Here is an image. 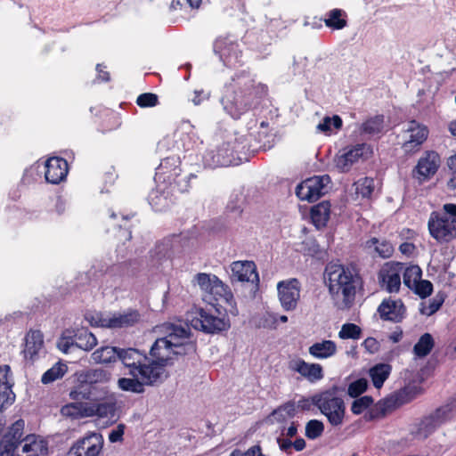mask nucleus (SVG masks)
Wrapping results in <instances>:
<instances>
[{
  "label": "nucleus",
  "mask_w": 456,
  "mask_h": 456,
  "mask_svg": "<svg viewBox=\"0 0 456 456\" xmlns=\"http://www.w3.org/2000/svg\"><path fill=\"white\" fill-rule=\"evenodd\" d=\"M44 346V334L39 330H30L25 337L24 357L34 362Z\"/></svg>",
  "instance_id": "obj_35"
},
{
  "label": "nucleus",
  "mask_w": 456,
  "mask_h": 456,
  "mask_svg": "<svg viewBox=\"0 0 456 456\" xmlns=\"http://www.w3.org/2000/svg\"><path fill=\"white\" fill-rule=\"evenodd\" d=\"M325 429L324 423L317 419H310L305 427V436L309 440H315L322 436Z\"/></svg>",
  "instance_id": "obj_52"
},
{
  "label": "nucleus",
  "mask_w": 456,
  "mask_h": 456,
  "mask_svg": "<svg viewBox=\"0 0 456 456\" xmlns=\"http://www.w3.org/2000/svg\"><path fill=\"white\" fill-rule=\"evenodd\" d=\"M81 439H85V444L91 439H94V443L84 451L85 456H99L101 454L104 445V438L100 432L88 431Z\"/></svg>",
  "instance_id": "obj_47"
},
{
  "label": "nucleus",
  "mask_w": 456,
  "mask_h": 456,
  "mask_svg": "<svg viewBox=\"0 0 456 456\" xmlns=\"http://www.w3.org/2000/svg\"><path fill=\"white\" fill-rule=\"evenodd\" d=\"M377 312L381 320L397 323L404 319L406 307L401 299L393 300L389 297L382 300Z\"/></svg>",
  "instance_id": "obj_24"
},
{
  "label": "nucleus",
  "mask_w": 456,
  "mask_h": 456,
  "mask_svg": "<svg viewBox=\"0 0 456 456\" xmlns=\"http://www.w3.org/2000/svg\"><path fill=\"white\" fill-rule=\"evenodd\" d=\"M428 227L430 235L440 244L448 243L456 239V224L451 223V218L433 211L430 215Z\"/></svg>",
  "instance_id": "obj_14"
},
{
  "label": "nucleus",
  "mask_w": 456,
  "mask_h": 456,
  "mask_svg": "<svg viewBox=\"0 0 456 456\" xmlns=\"http://www.w3.org/2000/svg\"><path fill=\"white\" fill-rule=\"evenodd\" d=\"M83 400L74 401L63 405L61 412L63 416L72 419H80L91 417L90 402H82Z\"/></svg>",
  "instance_id": "obj_38"
},
{
  "label": "nucleus",
  "mask_w": 456,
  "mask_h": 456,
  "mask_svg": "<svg viewBox=\"0 0 456 456\" xmlns=\"http://www.w3.org/2000/svg\"><path fill=\"white\" fill-rule=\"evenodd\" d=\"M314 406L320 413L326 417L332 427H339L343 424L346 416V403L341 397H323L314 395Z\"/></svg>",
  "instance_id": "obj_12"
},
{
  "label": "nucleus",
  "mask_w": 456,
  "mask_h": 456,
  "mask_svg": "<svg viewBox=\"0 0 456 456\" xmlns=\"http://www.w3.org/2000/svg\"><path fill=\"white\" fill-rule=\"evenodd\" d=\"M195 280L200 288L210 294H219L221 292H225V289L228 288L216 275L206 273H199L195 275Z\"/></svg>",
  "instance_id": "obj_34"
},
{
  "label": "nucleus",
  "mask_w": 456,
  "mask_h": 456,
  "mask_svg": "<svg viewBox=\"0 0 456 456\" xmlns=\"http://www.w3.org/2000/svg\"><path fill=\"white\" fill-rule=\"evenodd\" d=\"M385 116L377 114L368 117L360 126L359 131L362 135H379L384 132Z\"/></svg>",
  "instance_id": "obj_39"
},
{
  "label": "nucleus",
  "mask_w": 456,
  "mask_h": 456,
  "mask_svg": "<svg viewBox=\"0 0 456 456\" xmlns=\"http://www.w3.org/2000/svg\"><path fill=\"white\" fill-rule=\"evenodd\" d=\"M308 352L314 358L327 359L336 354L337 345L333 340L323 339L310 346Z\"/></svg>",
  "instance_id": "obj_41"
},
{
  "label": "nucleus",
  "mask_w": 456,
  "mask_h": 456,
  "mask_svg": "<svg viewBox=\"0 0 456 456\" xmlns=\"http://www.w3.org/2000/svg\"><path fill=\"white\" fill-rule=\"evenodd\" d=\"M435 347V339L431 333L422 334L412 348V353L416 359L427 357Z\"/></svg>",
  "instance_id": "obj_44"
},
{
  "label": "nucleus",
  "mask_w": 456,
  "mask_h": 456,
  "mask_svg": "<svg viewBox=\"0 0 456 456\" xmlns=\"http://www.w3.org/2000/svg\"><path fill=\"white\" fill-rule=\"evenodd\" d=\"M71 337L77 344V348L86 352L91 351L98 343L95 335L86 327L73 330Z\"/></svg>",
  "instance_id": "obj_40"
},
{
  "label": "nucleus",
  "mask_w": 456,
  "mask_h": 456,
  "mask_svg": "<svg viewBox=\"0 0 456 456\" xmlns=\"http://www.w3.org/2000/svg\"><path fill=\"white\" fill-rule=\"evenodd\" d=\"M141 320V314L136 309L129 308L123 314L114 313L108 317L109 329H123L134 326Z\"/></svg>",
  "instance_id": "obj_33"
},
{
  "label": "nucleus",
  "mask_w": 456,
  "mask_h": 456,
  "mask_svg": "<svg viewBox=\"0 0 456 456\" xmlns=\"http://www.w3.org/2000/svg\"><path fill=\"white\" fill-rule=\"evenodd\" d=\"M110 265L102 261L94 263L88 271L87 275L90 280H99L103 276L109 277V269Z\"/></svg>",
  "instance_id": "obj_63"
},
{
  "label": "nucleus",
  "mask_w": 456,
  "mask_h": 456,
  "mask_svg": "<svg viewBox=\"0 0 456 456\" xmlns=\"http://www.w3.org/2000/svg\"><path fill=\"white\" fill-rule=\"evenodd\" d=\"M370 383L366 378H358L351 381L346 388V395L351 398L362 396L369 388Z\"/></svg>",
  "instance_id": "obj_50"
},
{
  "label": "nucleus",
  "mask_w": 456,
  "mask_h": 456,
  "mask_svg": "<svg viewBox=\"0 0 456 456\" xmlns=\"http://www.w3.org/2000/svg\"><path fill=\"white\" fill-rule=\"evenodd\" d=\"M240 225L223 213L222 216L208 222V232L217 238H223L237 231Z\"/></svg>",
  "instance_id": "obj_31"
},
{
  "label": "nucleus",
  "mask_w": 456,
  "mask_h": 456,
  "mask_svg": "<svg viewBox=\"0 0 456 456\" xmlns=\"http://www.w3.org/2000/svg\"><path fill=\"white\" fill-rule=\"evenodd\" d=\"M452 411V406L450 403H446L424 416L417 424V429L414 432L415 436L423 440L427 439L441 425L447 421Z\"/></svg>",
  "instance_id": "obj_13"
},
{
  "label": "nucleus",
  "mask_w": 456,
  "mask_h": 456,
  "mask_svg": "<svg viewBox=\"0 0 456 456\" xmlns=\"http://www.w3.org/2000/svg\"><path fill=\"white\" fill-rule=\"evenodd\" d=\"M247 205V196L244 194L243 190H233L230 194L224 214L234 219L240 225Z\"/></svg>",
  "instance_id": "obj_28"
},
{
  "label": "nucleus",
  "mask_w": 456,
  "mask_h": 456,
  "mask_svg": "<svg viewBox=\"0 0 456 456\" xmlns=\"http://www.w3.org/2000/svg\"><path fill=\"white\" fill-rule=\"evenodd\" d=\"M296 414V403L293 400H289L273 409L269 414L268 419H270L273 417L276 422L285 424L287 417L294 418Z\"/></svg>",
  "instance_id": "obj_45"
},
{
  "label": "nucleus",
  "mask_w": 456,
  "mask_h": 456,
  "mask_svg": "<svg viewBox=\"0 0 456 456\" xmlns=\"http://www.w3.org/2000/svg\"><path fill=\"white\" fill-rule=\"evenodd\" d=\"M350 410L354 415H360L374 404V398L371 395H365L353 398Z\"/></svg>",
  "instance_id": "obj_51"
},
{
  "label": "nucleus",
  "mask_w": 456,
  "mask_h": 456,
  "mask_svg": "<svg viewBox=\"0 0 456 456\" xmlns=\"http://www.w3.org/2000/svg\"><path fill=\"white\" fill-rule=\"evenodd\" d=\"M187 243L188 240L183 237L182 233H174L158 241L154 248L150 251L152 265L158 267L163 261L181 253Z\"/></svg>",
  "instance_id": "obj_9"
},
{
  "label": "nucleus",
  "mask_w": 456,
  "mask_h": 456,
  "mask_svg": "<svg viewBox=\"0 0 456 456\" xmlns=\"http://www.w3.org/2000/svg\"><path fill=\"white\" fill-rule=\"evenodd\" d=\"M277 290L281 305L284 311L296 309L300 298V283L297 279L292 278L281 281L277 284Z\"/></svg>",
  "instance_id": "obj_17"
},
{
  "label": "nucleus",
  "mask_w": 456,
  "mask_h": 456,
  "mask_svg": "<svg viewBox=\"0 0 456 456\" xmlns=\"http://www.w3.org/2000/svg\"><path fill=\"white\" fill-rule=\"evenodd\" d=\"M362 330L360 326L353 322H346L338 331V338L341 339H359Z\"/></svg>",
  "instance_id": "obj_56"
},
{
  "label": "nucleus",
  "mask_w": 456,
  "mask_h": 456,
  "mask_svg": "<svg viewBox=\"0 0 456 456\" xmlns=\"http://www.w3.org/2000/svg\"><path fill=\"white\" fill-rule=\"evenodd\" d=\"M367 244L370 247L371 245L375 246V251L378 255L386 259L390 257L394 253L393 245L387 240L379 241V240L376 237L370 239Z\"/></svg>",
  "instance_id": "obj_54"
},
{
  "label": "nucleus",
  "mask_w": 456,
  "mask_h": 456,
  "mask_svg": "<svg viewBox=\"0 0 456 456\" xmlns=\"http://www.w3.org/2000/svg\"><path fill=\"white\" fill-rule=\"evenodd\" d=\"M118 355V361L128 370L127 374L142 372V370L147 373L150 370L152 373H160L159 366L161 361L151 352V346L148 354L134 347H120Z\"/></svg>",
  "instance_id": "obj_7"
},
{
  "label": "nucleus",
  "mask_w": 456,
  "mask_h": 456,
  "mask_svg": "<svg viewBox=\"0 0 456 456\" xmlns=\"http://www.w3.org/2000/svg\"><path fill=\"white\" fill-rule=\"evenodd\" d=\"M422 278V270L417 265L406 267L403 273V284L410 289L412 284H416Z\"/></svg>",
  "instance_id": "obj_53"
},
{
  "label": "nucleus",
  "mask_w": 456,
  "mask_h": 456,
  "mask_svg": "<svg viewBox=\"0 0 456 456\" xmlns=\"http://www.w3.org/2000/svg\"><path fill=\"white\" fill-rule=\"evenodd\" d=\"M119 346H102L91 354V360L95 364L109 366L118 361Z\"/></svg>",
  "instance_id": "obj_37"
},
{
  "label": "nucleus",
  "mask_w": 456,
  "mask_h": 456,
  "mask_svg": "<svg viewBox=\"0 0 456 456\" xmlns=\"http://www.w3.org/2000/svg\"><path fill=\"white\" fill-rule=\"evenodd\" d=\"M440 162V156L437 152L427 151L426 155L418 160L413 172L417 174L418 179L428 181L437 172Z\"/></svg>",
  "instance_id": "obj_26"
},
{
  "label": "nucleus",
  "mask_w": 456,
  "mask_h": 456,
  "mask_svg": "<svg viewBox=\"0 0 456 456\" xmlns=\"http://www.w3.org/2000/svg\"><path fill=\"white\" fill-rule=\"evenodd\" d=\"M165 335L160 338H157L151 345V352L154 354L155 351L159 350V345L164 344L165 340H170L172 342H179L184 340L197 339L189 327H184L181 324L166 322L164 324Z\"/></svg>",
  "instance_id": "obj_20"
},
{
  "label": "nucleus",
  "mask_w": 456,
  "mask_h": 456,
  "mask_svg": "<svg viewBox=\"0 0 456 456\" xmlns=\"http://www.w3.org/2000/svg\"><path fill=\"white\" fill-rule=\"evenodd\" d=\"M421 391L422 388L419 386H405L385 398L379 400L364 411L363 419L365 421L369 422L382 419L388 412L412 401L421 393Z\"/></svg>",
  "instance_id": "obj_5"
},
{
  "label": "nucleus",
  "mask_w": 456,
  "mask_h": 456,
  "mask_svg": "<svg viewBox=\"0 0 456 456\" xmlns=\"http://www.w3.org/2000/svg\"><path fill=\"white\" fill-rule=\"evenodd\" d=\"M331 204L329 200H322L310 209V220L312 224L317 229L322 230L327 226L330 216Z\"/></svg>",
  "instance_id": "obj_36"
},
{
  "label": "nucleus",
  "mask_w": 456,
  "mask_h": 456,
  "mask_svg": "<svg viewBox=\"0 0 456 456\" xmlns=\"http://www.w3.org/2000/svg\"><path fill=\"white\" fill-rule=\"evenodd\" d=\"M266 94L267 86L261 83L256 86L250 73L243 69L232 77V82L225 86L220 102L231 118L240 119L252 111Z\"/></svg>",
  "instance_id": "obj_1"
},
{
  "label": "nucleus",
  "mask_w": 456,
  "mask_h": 456,
  "mask_svg": "<svg viewBox=\"0 0 456 456\" xmlns=\"http://www.w3.org/2000/svg\"><path fill=\"white\" fill-rule=\"evenodd\" d=\"M446 297L447 293L444 290H439L436 296L429 300L428 306H425L423 303L421 304L419 313L427 316L435 314L443 306Z\"/></svg>",
  "instance_id": "obj_49"
},
{
  "label": "nucleus",
  "mask_w": 456,
  "mask_h": 456,
  "mask_svg": "<svg viewBox=\"0 0 456 456\" xmlns=\"http://www.w3.org/2000/svg\"><path fill=\"white\" fill-rule=\"evenodd\" d=\"M37 436L35 434H29V435L26 436L22 439V442H24V444L22 445V452L24 453L36 452L37 450V448H36V447H38L41 452H43V451L47 452L48 451L47 444L43 443L42 441L40 442V444H37Z\"/></svg>",
  "instance_id": "obj_60"
},
{
  "label": "nucleus",
  "mask_w": 456,
  "mask_h": 456,
  "mask_svg": "<svg viewBox=\"0 0 456 456\" xmlns=\"http://www.w3.org/2000/svg\"><path fill=\"white\" fill-rule=\"evenodd\" d=\"M11 378V367L7 364L0 365V412H4L15 402L16 395L12 391L14 383Z\"/></svg>",
  "instance_id": "obj_22"
},
{
  "label": "nucleus",
  "mask_w": 456,
  "mask_h": 456,
  "mask_svg": "<svg viewBox=\"0 0 456 456\" xmlns=\"http://www.w3.org/2000/svg\"><path fill=\"white\" fill-rule=\"evenodd\" d=\"M232 281L248 282L252 281L258 285L259 275L256 265L253 261H235L231 265Z\"/></svg>",
  "instance_id": "obj_25"
},
{
  "label": "nucleus",
  "mask_w": 456,
  "mask_h": 456,
  "mask_svg": "<svg viewBox=\"0 0 456 456\" xmlns=\"http://www.w3.org/2000/svg\"><path fill=\"white\" fill-rule=\"evenodd\" d=\"M111 379V371L103 367H87L76 370L69 379L72 385L69 396L73 401L105 398L110 390Z\"/></svg>",
  "instance_id": "obj_2"
},
{
  "label": "nucleus",
  "mask_w": 456,
  "mask_h": 456,
  "mask_svg": "<svg viewBox=\"0 0 456 456\" xmlns=\"http://www.w3.org/2000/svg\"><path fill=\"white\" fill-rule=\"evenodd\" d=\"M355 185L356 193L358 195H361L362 198L369 199L371 197L375 188L373 178L365 176L363 178L359 179L355 183Z\"/></svg>",
  "instance_id": "obj_57"
},
{
  "label": "nucleus",
  "mask_w": 456,
  "mask_h": 456,
  "mask_svg": "<svg viewBox=\"0 0 456 456\" xmlns=\"http://www.w3.org/2000/svg\"><path fill=\"white\" fill-rule=\"evenodd\" d=\"M230 456H266L262 452L260 444H255L248 448L244 452H241L239 449L233 450Z\"/></svg>",
  "instance_id": "obj_64"
},
{
  "label": "nucleus",
  "mask_w": 456,
  "mask_h": 456,
  "mask_svg": "<svg viewBox=\"0 0 456 456\" xmlns=\"http://www.w3.org/2000/svg\"><path fill=\"white\" fill-rule=\"evenodd\" d=\"M392 367L388 363H376L369 369V376L375 388L379 389L388 379Z\"/></svg>",
  "instance_id": "obj_42"
},
{
  "label": "nucleus",
  "mask_w": 456,
  "mask_h": 456,
  "mask_svg": "<svg viewBox=\"0 0 456 456\" xmlns=\"http://www.w3.org/2000/svg\"><path fill=\"white\" fill-rule=\"evenodd\" d=\"M238 146L244 144L245 150H248V157L256 154L259 151H265L270 150L274 145V139L273 134H268L265 132H258L257 135L254 137L250 134L249 137L239 134L237 137Z\"/></svg>",
  "instance_id": "obj_23"
},
{
  "label": "nucleus",
  "mask_w": 456,
  "mask_h": 456,
  "mask_svg": "<svg viewBox=\"0 0 456 456\" xmlns=\"http://www.w3.org/2000/svg\"><path fill=\"white\" fill-rule=\"evenodd\" d=\"M289 368L312 383L319 381L324 377L323 368L320 363H309L300 358L291 362Z\"/></svg>",
  "instance_id": "obj_30"
},
{
  "label": "nucleus",
  "mask_w": 456,
  "mask_h": 456,
  "mask_svg": "<svg viewBox=\"0 0 456 456\" xmlns=\"http://www.w3.org/2000/svg\"><path fill=\"white\" fill-rule=\"evenodd\" d=\"M45 182L59 184L66 180L69 173L68 161L61 157H51L42 163Z\"/></svg>",
  "instance_id": "obj_18"
},
{
  "label": "nucleus",
  "mask_w": 456,
  "mask_h": 456,
  "mask_svg": "<svg viewBox=\"0 0 456 456\" xmlns=\"http://www.w3.org/2000/svg\"><path fill=\"white\" fill-rule=\"evenodd\" d=\"M323 279L329 293L332 297L338 296L341 293L346 305L354 301L357 284L362 281V278L356 270L334 262L326 265Z\"/></svg>",
  "instance_id": "obj_3"
},
{
  "label": "nucleus",
  "mask_w": 456,
  "mask_h": 456,
  "mask_svg": "<svg viewBox=\"0 0 456 456\" xmlns=\"http://www.w3.org/2000/svg\"><path fill=\"white\" fill-rule=\"evenodd\" d=\"M41 167H43L42 163L37 161L28 168H26L21 178V183L23 184H30L41 178L42 174H44V169L41 168Z\"/></svg>",
  "instance_id": "obj_58"
},
{
  "label": "nucleus",
  "mask_w": 456,
  "mask_h": 456,
  "mask_svg": "<svg viewBox=\"0 0 456 456\" xmlns=\"http://www.w3.org/2000/svg\"><path fill=\"white\" fill-rule=\"evenodd\" d=\"M136 104L140 108H153L159 104L158 94L151 92L142 93L136 98Z\"/></svg>",
  "instance_id": "obj_62"
},
{
  "label": "nucleus",
  "mask_w": 456,
  "mask_h": 456,
  "mask_svg": "<svg viewBox=\"0 0 456 456\" xmlns=\"http://www.w3.org/2000/svg\"><path fill=\"white\" fill-rule=\"evenodd\" d=\"M331 183V178L329 175H314L305 180L308 194L306 201L312 203L318 200L325 194V188Z\"/></svg>",
  "instance_id": "obj_32"
},
{
  "label": "nucleus",
  "mask_w": 456,
  "mask_h": 456,
  "mask_svg": "<svg viewBox=\"0 0 456 456\" xmlns=\"http://www.w3.org/2000/svg\"><path fill=\"white\" fill-rule=\"evenodd\" d=\"M147 200L156 212L167 210L174 204L171 189L166 184H159L150 191Z\"/></svg>",
  "instance_id": "obj_27"
},
{
  "label": "nucleus",
  "mask_w": 456,
  "mask_h": 456,
  "mask_svg": "<svg viewBox=\"0 0 456 456\" xmlns=\"http://www.w3.org/2000/svg\"><path fill=\"white\" fill-rule=\"evenodd\" d=\"M130 378L121 377L118 379V387L124 392H130L134 394H143L145 392V387H154L161 384L164 379L160 373H152L150 370L149 373L145 370L142 372H137L128 374Z\"/></svg>",
  "instance_id": "obj_11"
},
{
  "label": "nucleus",
  "mask_w": 456,
  "mask_h": 456,
  "mask_svg": "<svg viewBox=\"0 0 456 456\" xmlns=\"http://www.w3.org/2000/svg\"><path fill=\"white\" fill-rule=\"evenodd\" d=\"M134 273L130 262L124 261L111 265L109 269V279L106 281V287L113 289H119L125 281L132 278Z\"/></svg>",
  "instance_id": "obj_29"
},
{
  "label": "nucleus",
  "mask_w": 456,
  "mask_h": 456,
  "mask_svg": "<svg viewBox=\"0 0 456 456\" xmlns=\"http://www.w3.org/2000/svg\"><path fill=\"white\" fill-rule=\"evenodd\" d=\"M343 126V120L339 115L334 114L331 117L326 116L317 125V129L323 133H330L332 128L338 130Z\"/></svg>",
  "instance_id": "obj_55"
},
{
  "label": "nucleus",
  "mask_w": 456,
  "mask_h": 456,
  "mask_svg": "<svg viewBox=\"0 0 456 456\" xmlns=\"http://www.w3.org/2000/svg\"><path fill=\"white\" fill-rule=\"evenodd\" d=\"M181 163L179 156L174 155L166 157L161 159L160 164L156 168V175L169 174L167 175L168 179L172 178L174 183L178 186V190L181 192H185L189 190L190 181L197 178V175L191 172L185 175L184 178L179 179L182 171V168L180 167Z\"/></svg>",
  "instance_id": "obj_16"
},
{
  "label": "nucleus",
  "mask_w": 456,
  "mask_h": 456,
  "mask_svg": "<svg viewBox=\"0 0 456 456\" xmlns=\"http://www.w3.org/2000/svg\"><path fill=\"white\" fill-rule=\"evenodd\" d=\"M325 26L332 30H341L347 26V14L343 9L334 8L323 19Z\"/></svg>",
  "instance_id": "obj_43"
},
{
  "label": "nucleus",
  "mask_w": 456,
  "mask_h": 456,
  "mask_svg": "<svg viewBox=\"0 0 456 456\" xmlns=\"http://www.w3.org/2000/svg\"><path fill=\"white\" fill-rule=\"evenodd\" d=\"M84 317L92 327L109 329L108 317H104L102 312L86 313Z\"/></svg>",
  "instance_id": "obj_61"
},
{
  "label": "nucleus",
  "mask_w": 456,
  "mask_h": 456,
  "mask_svg": "<svg viewBox=\"0 0 456 456\" xmlns=\"http://www.w3.org/2000/svg\"><path fill=\"white\" fill-rule=\"evenodd\" d=\"M238 136L239 134L235 133L232 139L223 142L215 149L207 150L201 156L203 167L215 169L238 166L244 161H248V150H245L244 144L238 146Z\"/></svg>",
  "instance_id": "obj_4"
},
{
  "label": "nucleus",
  "mask_w": 456,
  "mask_h": 456,
  "mask_svg": "<svg viewBox=\"0 0 456 456\" xmlns=\"http://www.w3.org/2000/svg\"><path fill=\"white\" fill-rule=\"evenodd\" d=\"M410 289L421 299H425L432 295L434 286L429 280H423L421 278L416 284H412Z\"/></svg>",
  "instance_id": "obj_59"
},
{
  "label": "nucleus",
  "mask_w": 456,
  "mask_h": 456,
  "mask_svg": "<svg viewBox=\"0 0 456 456\" xmlns=\"http://www.w3.org/2000/svg\"><path fill=\"white\" fill-rule=\"evenodd\" d=\"M89 402L91 407V417H97L99 419H114V420L111 421V424L118 420V400L115 393L109 390V394L105 398L91 400Z\"/></svg>",
  "instance_id": "obj_19"
},
{
  "label": "nucleus",
  "mask_w": 456,
  "mask_h": 456,
  "mask_svg": "<svg viewBox=\"0 0 456 456\" xmlns=\"http://www.w3.org/2000/svg\"><path fill=\"white\" fill-rule=\"evenodd\" d=\"M198 342L197 339L184 340L179 342H172L165 340L164 344L159 345V350L155 351L157 359L161 361L159 370L161 377L167 367L175 365L181 357H192L197 354Z\"/></svg>",
  "instance_id": "obj_6"
},
{
  "label": "nucleus",
  "mask_w": 456,
  "mask_h": 456,
  "mask_svg": "<svg viewBox=\"0 0 456 456\" xmlns=\"http://www.w3.org/2000/svg\"><path fill=\"white\" fill-rule=\"evenodd\" d=\"M399 263H387L378 273V281L381 288L388 293H397L401 288Z\"/></svg>",
  "instance_id": "obj_21"
},
{
  "label": "nucleus",
  "mask_w": 456,
  "mask_h": 456,
  "mask_svg": "<svg viewBox=\"0 0 456 456\" xmlns=\"http://www.w3.org/2000/svg\"><path fill=\"white\" fill-rule=\"evenodd\" d=\"M68 370V367L61 361L55 362L50 369L45 371L41 377V382L44 385L51 384L57 379H61Z\"/></svg>",
  "instance_id": "obj_48"
},
{
  "label": "nucleus",
  "mask_w": 456,
  "mask_h": 456,
  "mask_svg": "<svg viewBox=\"0 0 456 456\" xmlns=\"http://www.w3.org/2000/svg\"><path fill=\"white\" fill-rule=\"evenodd\" d=\"M25 422L22 419L14 421L9 428L7 432L4 435L1 441H5V444H12L15 449L22 443V435L24 430Z\"/></svg>",
  "instance_id": "obj_46"
},
{
  "label": "nucleus",
  "mask_w": 456,
  "mask_h": 456,
  "mask_svg": "<svg viewBox=\"0 0 456 456\" xmlns=\"http://www.w3.org/2000/svg\"><path fill=\"white\" fill-rule=\"evenodd\" d=\"M199 317L191 321L192 327L205 334L216 335L227 331L231 328L230 319L224 314L216 316L203 308L198 311Z\"/></svg>",
  "instance_id": "obj_15"
},
{
  "label": "nucleus",
  "mask_w": 456,
  "mask_h": 456,
  "mask_svg": "<svg viewBox=\"0 0 456 456\" xmlns=\"http://www.w3.org/2000/svg\"><path fill=\"white\" fill-rule=\"evenodd\" d=\"M213 50L227 68H236L244 62L242 50L233 36L221 37L216 39Z\"/></svg>",
  "instance_id": "obj_10"
},
{
  "label": "nucleus",
  "mask_w": 456,
  "mask_h": 456,
  "mask_svg": "<svg viewBox=\"0 0 456 456\" xmlns=\"http://www.w3.org/2000/svg\"><path fill=\"white\" fill-rule=\"evenodd\" d=\"M374 155L372 145L367 142H359L348 145L334 157V164L339 173H347L353 165L365 162Z\"/></svg>",
  "instance_id": "obj_8"
}]
</instances>
